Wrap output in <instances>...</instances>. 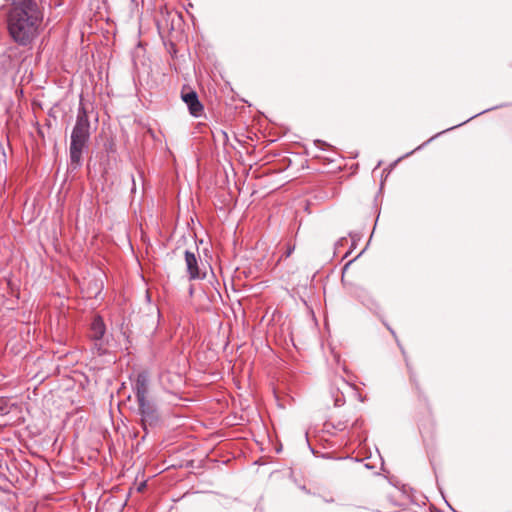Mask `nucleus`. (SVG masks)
Returning a JSON list of instances; mask_svg holds the SVG:
<instances>
[{"label": "nucleus", "instance_id": "20e7f679", "mask_svg": "<svg viewBox=\"0 0 512 512\" xmlns=\"http://www.w3.org/2000/svg\"><path fill=\"white\" fill-rule=\"evenodd\" d=\"M133 390L137 401H143L149 394V376L146 372H140L133 384Z\"/></svg>", "mask_w": 512, "mask_h": 512}, {"label": "nucleus", "instance_id": "f03ea898", "mask_svg": "<svg viewBox=\"0 0 512 512\" xmlns=\"http://www.w3.org/2000/svg\"><path fill=\"white\" fill-rule=\"evenodd\" d=\"M90 137V122L88 119V112L80 102L76 123L71 133L70 143V160L71 164L75 167L80 166L82 152Z\"/></svg>", "mask_w": 512, "mask_h": 512}, {"label": "nucleus", "instance_id": "f257e3e1", "mask_svg": "<svg viewBox=\"0 0 512 512\" xmlns=\"http://www.w3.org/2000/svg\"><path fill=\"white\" fill-rule=\"evenodd\" d=\"M43 14L35 0H12L8 31L21 46L29 45L38 35Z\"/></svg>", "mask_w": 512, "mask_h": 512}, {"label": "nucleus", "instance_id": "0eeeda50", "mask_svg": "<svg viewBox=\"0 0 512 512\" xmlns=\"http://www.w3.org/2000/svg\"><path fill=\"white\" fill-rule=\"evenodd\" d=\"M105 324L103 319L99 316L95 317L91 323V339H100L103 338L105 334Z\"/></svg>", "mask_w": 512, "mask_h": 512}, {"label": "nucleus", "instance_id": "7ed1b4c3", "mask_svg": "<svg viewBox=\"0 0 512 512\" xmlns=\"http://www.w3.org/2000/svg\"><path fill=\"white\" fill-rule=\"evenodd\" d=\"M137 403L144 429H146L148 425L152 426L158 419L155 405L149 397L143 398V401H137Z\"/></svg>", "mask_w": 512, "mask_h": 512}, {"label": "nucleus", "instance_id": "39448f33", "mask_svg": "<svg viewBox=\"0 0 512 512\" xmlns=\"http://www.w3.org/2000/svg\"><path fill=\"white\" fill-rule=\"evenodd\" d=\"M185 262L187 272L191 280L204 278L205 273L201 272L198 264V258L193 252L188 250L185 251Z\"/></svg>", "mask_w": 512, "mask_h": 512}, {"label": "nucleus", "instance_id": "6e6552de", "mask_svg": "<svg viewBox=\"0 0 512 512\" xmlns=\"http://www.w3.org/2000/svg\"><path fill=\"white\" fill-rule=\"evenodd\" d=\"M93 350L98 354V355H103L107 352V347H106V344H105V341L103 338H100V339H93Z\"/></svg>", "mask_w": 512, "mask_h": 512}, {"label": "nucleus", "instance_id": "1a4fd4ad", "mask_svg": "<svg viewBox=\"0 0 512 512\" xmlns=\"http://www.w3.org/2000/svg\"><path fill=\"white\" fill-rule=\"evenodd\" d=\"M294 249H295V246H294V245H292V246H288V249H287V251H286V253H285V256H286V257H289V256L293 253Z\"/></svg>", "mask_w": 512, "mask_h": 512}, {"label": "nucleus", "instance_id": "423d86ee", "mask_svg": "<svg viewBox=\"0 0 512 512\" xmlns=\"http://www.w3.org/2000/svg\"><path fill=\"white\" fill-rule=\"evenodd\" d=\"M182 99L194 117H199L202 114L203 105L200 103L196 92L182 93Z\"/></svg>", "mask_w": 512, "mask_h": 512}]
</instances>
